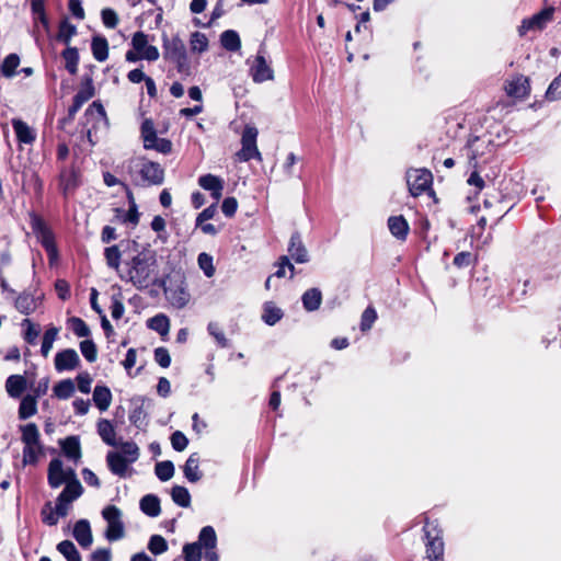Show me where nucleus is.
I'll list each match as a JSON object with an SVG mask.
<instances>
[{"label":"nucleus","instance_id":"obj_35","mask_svg":"<svg viewBox=\"0 0 561 561\" xmlns=\"http://www.w3.org/2000/svg\"><path fill=\"white\" fill-rule=\"evenodd\" d=\"M172 501L180 507H188L191 505V494L185 486L174 485L171 489Z\"/></svg>","mask_w":561,"mask_h":561},{"label":"nucleus","instance_id":"obj_1","mask_svg":"<svg viewBox=\"0 0 561 561\" xmlns=\"http://www.w3.org/2000/svg\"><path fill=\"white\" fill-rule=\"evenodd\" d=\"M167 300L176 309H182L191 300L184 274L174 272L160 282Z\"/></svg>","mask_w":561,"mask_h":561},{"label":"nucleus","instance_id":"obj_52","mask_svg":"<svg viewBox=\"0 0 561 561\" xmlns=\"http://www.w3.org/2000/svg\"><path fill=\"white\" fill-rule=\"evenodd\" d=\"M134 265L125 264L123 268L119 271L121 276L128 282H131L134 285H137L140 282V271L137 267V260H133Z\"/></svg>","mask_w":561,"mask_h":561},{"label":"nucleus","instance_id":"obj_5","mask_svg":"<svg viewBox=\"0 0 561 561\" xmlns=\"http://www.w3.org/2000/svg\"><path fill=\"white\" fill-rule=\"evenodd\" d=\"M424 538L426 547V558L430 561H444V541L442 530L436 527L424 526Z\"/></svg>","mask_w":561,"mask_h":561},{"label":"nucleus","instance_id":"obj_23","mask_svg":"<svg viewBox=\"0 0 561 561\" xmlns=\"http://www.w3.org/2000/svg\"><path fill=\"white\" fill-rule=\"evenodd\" d=\"M110 470L119 477H125L128 470V462L121 453L110 451L106 456Z\"/></svg>","mask_w":561,"mask_h":561},{"label":"nucleus","instance_id":"obj_6","mask_svg":"<svg viewBox=\"0 0 561 561\" xmlns=\"http://www.w3.org/2000/svg\"><path fill=\"white\" fill-rule=\"evenodd\" d=\"M82 485L77 478L68 481L57 499V515L66 516L69 511V505L82 494Z\"/></svg>","mask_w":561,"mask_h":561},{"label":"nucleus","instance_id":"obj_40","mask_svg":"<svg viewBox=\"0 0 561 561\" xmlns=\"http://www.w3.org/2000/svg\"><path fill=\"white\" fill-rule=\"evenodd\" d=\"M157 478L162 481H169L174 476V465L171 460L159 461L154 466Z\"/></svg>","mask_w":561,"mask_h":561},{"label":"nucleus","instance_id":"obj_48","mask_svg":"<svg viewBox=\"0 0 561 561\" xmlns=\"http://www.w3.org/2000/svg\"><path fill=\"white\" fill-rule=\"evenodd\" d=\"M62 57L65 59L66 69L71 73L75 75L78 70V61H79V55L78 50L72 47H68L64 50Z\"/></svg>","mask_w":561,"mask_h":561},{"label":"nucleus","instance_id":"obj_2","mask_svg":"<svg viewBox=\"0 0 561 561\" xmlns=\"http://www.w3.org/2000/svg\"><path fill=\"white\" fill-rule=\"evenodd\" d=\"M407 185L410 194L413 197L421 196L427 193L431 196L435 195L433 190V174L428 169H409L405 173Z\"/></svg>","mask_w":561,"mask_h":561},{"label":"nucleus","instance_id":"obj_64","mask_svg":"<svg viewBox=\"0 0 561 561\" xmlns=\"http://www.w3.org/2000/svg\"><path fill=\"white\" fill-rule=\"evenodd\" d=\"M237 209H238V201L236 197L229 196L222 201L221 211L226 217L232 218L236 215Z\"/></svg>","mask_w":561,"mask_h":561},{"label":"nucleus","instance_id":"obj_26","mask_svg":"<svg viewBox=\"0 0 561 561\" xmlns=\"http://www.w3.org/2000/svg\"><path fill=\"white\" fill-rule=\"evenodd\" d=\"M27 381L22 375H11L5 381V390L11 398H19L26 389Z\"/></svg>","mask_w":561,"mask_h":561},{"label":"nucleus","instance_id":"obj_44","mask_svg":"<svg viewBox=\"0 0 561 561\" xmlns=\"http://www.w3.org/2000/svg\"><path fill=\"white\" fill-rule=\"evenodd\" d=\"M190 46L193 53L202 54L208 48V38L201 32H194L190 38Z\"/></svg>","mask_w":561,"mask_h":561},{"label":"nucleus","instance_id":"obj_21","mask_svg":"<svg viewBox=\"0 0 561 561\" xmlns=\"http://www.w3.org/2000/svg\"><path fill=\"white\" fill-rule=\"evenodd\" d=\"M186 53L184 42L179 37H172L164 42V58L173 62L179 58H183Z\"/></svg>","mask_w":561,"mask_h":561},{"label":"nucleus","instance_id":"obj_18","mask_svg":"<svg viewBox=\"0 0 561 561\" xmlns=\"http://www.w3.org/2000/svg\"><path fill=\"white\" fill-rule=\"evenodd\" d=\"M142 180L152 185H160L164 180V170L159 163L142 160Z\"/></svg>","mask_w":561,"mask_h":561},{"label":"nucleus","instance_id":"obj_54","mask_svg":"<svg viewBox=\"0 0 561 561\" xmlns=\"http://www.w3.org/2000/svg\"><path fill=\"white\" fill-rule=\"evenodd\" d=\"M12 125L18 140H33L35 138L33 130L24 122L14 119Z\"/></svg>","mask_w":561,"mask_h":561},{"label":"nucleus","instance_id":"obj_46","mask_svg":"<svg viewBox=\"0 0 561 561\" xmlns=\"http://www.w3.org/2000/svg\"><path fill=\"white\" fill-rule=\"evenodd\" d=\"M202 549L196 541L185 543L182 549L184 561H201L203 557Z\"/></svg>","mask_w":561,"mask_h":561},{"label":"nucleus","instance_id":"obj_4","mask_svg":"<svg viewBox=\"0 0 561 561\" xmlns=\"http://www.w3.org/2000/svg\"><path fill=\"white\" fill-rule=\"evenodd\" d=\"M107 527L105 537L110 541H116L124 537V525L122 522V512L115 505H107L102 511Z\"/></svg>","mask_w":561,"mask_h":561},{"label":"nucleus","instance_id":"obj_37","mask_svg":"<svg viewBox=\"0 0 561 561\" xmlns=\"http://www.w3.org/2000/svg\"><path fill=\"white\" fill-rule=\"evenodd\" d=\"M20 66V57L16 54L8 55L0 65V72L5 78H12Z\"/></svg>","mask_w":561,"mask_h":561},{"label":"nucleus","instance_id":"obj_57","mask_svg":"<svg viewBox=\"0 0 561 561\" xmlns=\"http://www.w3.org/2000/svg\"><path fill=\"white\" fill-rule=\"evenodd\" d=\"M377 320V312L374 307L368 306L360 317V330L363 332L371 329L374 322Z\"/></svg>","mask_w":561,"mask_h":561},{"label":"nucleus","instance_id":"obj_50","mask_svg":"<svg viewBox=\"0 0 561 561\" xmlns=\"http://www.w3.org/2000/svg\"><path fill=\"white\" fill-rule=\"evenodd\" d=\"M545 99L549 102L561 100V72L549 84Z\"/></svg>","mask_w":561,"mask_h":561},{"label":"nucleus","instance_id":"obj_29","mask_svg":"<svg viewBox=\"0 0 561 561\" xmlns=\"http://www.w3.org/2000/svg\"><path fill=\"white\" fill-rule=\"evenodd\" d=\"M98 433L102 440L110 446H117L116 434L113 424L108 420H100Z\"/></svg>","mask_w":561,"mask_h":561},{"label":"nucleus","instance_id":"obj_51","mask_svg":"<svg viewBox=\"0 0 561 561\" xmlns=\"http://www.w3.org/2000/svg\"><path fill=\"white\" fill-rule=\"evenodd\" d=\"M148 549L152 554L159 556L168 550V542L161 535H152L148 542Z\"/></svg>","mask_w":561,"mask_h":561},{"label":"nucleus","instance_id":"obj_34","mask_svg":"<svg viewBox=\"0 0 561 561\" xmlns=\"http://www.w3.org/2000/svg\"><path fill=\"white\" fill-rule=\"evenodd\" d=\"M222 47L229 51H237L241 47L239 34L233 30H227L220 35Z\"/></svg>","mask_w":561,"mask_h":561},{"label":"nucleus","instance_id":"obj_15","mask_svg":"<svg viewBox=\"0 0 561 561\" xmlns=\"http://www.w3.org/2000/svg\"><path fill=\"white\" fill-rule=\"evenodd\" d=\"M250 71L253 81L257 83L272 80L274 78L273 69L268 66L262 55L256 56Z\"/></svg>","mask_w":561,"mask_h":561},{"label":"nucleus","instance_id":"obj_19","mask_svg":"<svg viewBox=\"0 0 561 561\" xmlns=\"http://www.w3.org/2000/svg\"><path fill=\"white\" fill-rule=\"evenodd\" d=\"M388 228L396 239L400 241L407 240L410 231V226L402 215L390 216L388 218Z\"/></svg>","mask_w":561,"mask_h":561},{"label":"nucleus","instance_id":"obj_60","mask_svg":"<svg viewBox=\"0 0 561 561\" xmlns=\"http://www.w3.org/2000/svg\"><path fill=\"white\" fill-rule=\"evenodd\" d=\"M154 362L162 368H168L171 365V355L167 347L159 346L153 352Z\"/></svg>","mask_w":561,"mask_h":561},{"label":"nucleus","instance_id":"obj_61","mask_svg":"<svg viewBox=\"0 0 561 561\" xmlns=\"http://www.w3.org/2000/svg\"><path fill=\"white\" fill-rule=\"evenodd\" d=\"M170 440L172 448L176 451H183L188 445L187 437L181 431L173 432L171 434Z\"/></svg>","mask_w":561,"mask_h":561},{"label":"nucleus","instance_id":"obj_22","mask_svg":"<svg viewBox=\"0 0 561 561\" xmlns=\"http://www.w3.org/2000/svg\"><path fill=\"white\" fill-rule=\"evenodd\" d=\"M79 173L75 168L62 170L60 173V188L65 195L72 193L79 185Z\"/></svg>","mask_w":561,"mask_h":561},{"label":"nucleus","instance_id":"obj_12","mask_svg":"<svg viewBox=\"0 0 561 561\" xmlns=\"http://www.w3.org/2000/svg\"><path fill=\"white\" fill-rule=\"evenodd\" d=\"M198 185L203 190L208 191L215 202H218L222 196L225 181L218 175L207 173L198 178Z\"/></svg>","mask_w":561,"mask_h":561},{"label":"nucleus","instance_id":"obj_43","mask_svg":"<svg viewBox=\"0 0 561 561\" xmlns=\"http://www.w3.org/2000/svg\"><path fill=\"white\" fill-rule=\"evenodd\" d=\"M57 550L67 559V561H81V557L73 545L69 540H64L57 545Z\"/></svg>","mask_w":561,"mask_h":561},{"label":"nucleus","instance_id":"obj_13","mask_svg":"<svg viewBox=\"0 0 561 561\" xmlns=\"http://www.w3.org/2000/svg\"><path fill=\"white\" fill-rule=\"evenodd\" d=\"M80 364L78 353L72 348L58 352L55 356V369L57 371L73 370Z\"/></svg>","mask_w":561,"mask_h":561},{"label":"nucleus","instance_id":"obj_62","mask_svg":"<svg viewBox=\"0 0 561 561\" xmlns=\"http://www.w3.org/2000/svg\"><path fill=\"white\" fill-rule=\"evenodd\" d=\"M71 330L79 337H85L90 335V329L85 322L77 317L70 319Z\"/></svg>","mask_w":561,"mask_h":561},{"label":"nucleus","instance_id":"obj_41","mask_svg":"<svg viewBox=\"0 0 561 561\" xmlns=\"http://www.w3.org/2000/svg\"><path fill=\"white\" fill-rule=\"evenodd\" d=\"M92 96L93 89L91 87H88L79 91L73 98V104L69 108V115L73 116L81 108V106Z\"/></svg>","mask_w":561,"mask_h":561},{"label":"nucleus","instance_id":"obj_49","mask_svg":"<svg viewBox=\"0 0 561 561\" xmlns=\"http://www.w3.org/2000/svg\"><path fill=\"white\" fill-rule=\"evenodd\" d=\"M58 333H59V330L55 327H51L48 330H46V332L43 336L42 348H41V352L44 357H47L49 355V353L53 348V344H54L55 340L57 339Z\"/></svg>","mask_w":561,"mask_h":561},{"label":"nucleus","instance_id":"obj_14","mask_svg":"<svg viewBox=\"0 0 561 561\" xmlns=\"http://www.w3.org/2000/svg\"><path fill=\"white\" fill-rule=\"evenodd\" d=\"M507 95L515 99H525L530 93V82L527 77L516 76L505 85Z\"/></svg>","mask_w":561,"mask_h":561},{"label":"nucleus","instance_id":"obj_55","mask_svg":"<svg viewBox=\"0 0 561 561\" xmlns=\"http://www.w3.org/2000/svg\"><path fill=\"white\" fill-rule=\"evenodd\" d=\"M150 227L154 232L158 233V238L162 242H165L168 240L169 234L167 231V221L162 216H160V215L154 216L150 224Z\"/></svg>","mask_w":561,"mask_h":561},{"label":"nucleus","instance_id":"obj_27","mask_svg":"<svg viewBox=\"0 0 561 561\" xmlns=\"http://www.w3.org/2000/svg\"><path fill=\"white\" fill-rule=\"evenodd\" d=\"M147 327L159 333L162 340H164L170 331V319L164 313H158L147 320Z\"/></svg>","mask_w":561,"mask_h":561},{"label":"nucleus","instance_id":"obj_3","mask_svg":"<svg viewBox=\"0 0 561 561\" xmlns=\"http://www.w3.org/2000/svg\"><path fill=\"white\" fill-rule=\"evenodd\" d=\"M31 228L34 234L36 236L37 240L47 251L50 261L56 260L58 252L55 244V238L50 229L44 222V220L36 215H31Z\"/></svg>","mask_w":561,"mask_h":561},{"label":"nucleus","instance_id":"obj_63","mask_svg":"<svg viewBox=\"0 0 561 561\" xmlns=\"http://www.w3.org/2000/svg\"><path fill=\"white\" fill-rule=\"evenodd\" d=\"M41 453L39 443L37 444H24L23 449V461L24 462H35Z\"/></svg>","mask_w":561,"mask_h":561},{"label":"nucleus","instance_id":"obj_53","mask_svg":"<svg viewBox=\"0 0 561 561\" xmlns=\"http://www.w3.org/2000/svg\"><path fill=\"white\" fill-rule=\"evenodd\" d=\"M197 263L199 268L204 272L207 277L215 275L216 268L213 263V256L206 252H202L197 256Z\"/></svg>","mask_w":561,"mask_h":561},{"label":"nucleus","instance_id":"obj_32","mask_svg":"<svg viewBox=\"0 0 561 561\" xmlns=\"http://www.w3.org/2000/svg\"><path fill=\"white\" fill-rule=\"evenodd\" d=\"M37 412V400L36 397L27 394L25 396L19 408V417L21 420H26L33 415H35Z\"/></svg>","mask_w":561,"mask_h":561},{"label":"nucleus","instance_id":"obj_47","mask_svg":"<svg viewBox=\"0 0 561 561\" xmlns=\"http://www.w3.org/2000/svg\"><path fill=\"white\" fill-rule=\"evenodd\" d=\"M118 450L114 453H121L123 457L130 463L135 462L138 458V446L135 443H122L117 444Z\"/></svg>","mask_w":561,"mask_h":561},{"label":"nucleus","instance_id":"obj_7","mask_svg":"<svg viewBox=\"0 0 561 561\" xmlns=\"http://www.w3.org/2000/svg\"><path fill=\"white\" fill-rule=\"evenodd\" d=\"M477 142H467L466 149L468 150V157L473 162L474 170L470 173L467 183L470 186H474V194L478 195L485 186L483 178L480 175L478 168L480 164V158L485 153L483 150L480 151L479 147H476Z\"/></svg>","mask_w":561,"mask_h":561},{"label":"nucleus","instance_id":"obj_25","mask_svg":"<svg viewBox=\"0 0 561 561\" xmlns=\"http://www.w3.org/2000/svg\"><path fill=\"white\" fill-rule=\"evenodd\" d=\"M301 301L305 310L309 312L316 311L322 304V293L316 287L307 289L301 296Z\"/></svg>","mask_w":561,"mask_h":561},{"label":"nucleus","instance_id":"obj_17","mask_svg":"<svg viewBox=\"0 0 561 561\" xmlns=\"http://www.w3.org/2000/svg\"><path fill=\"white\" fill-rule=\"evenodd\" d=\"M201 456L198 453H192L183 465V473L185 479L191 483L198 482L203 472L199 469Z\"/></svg>","mask_w":561,"mask_h":561},{"label":"nucleus","instance_id":"obj_33","mask_svg":"<svg viewBox=\"0 0 561 561\" xmlns=\"http://www.w3.org/2000/svg\"><path fill=\"white\" fill-rule=\"evenodd\" d=\"M202 548L213 549L217 547V535L213 526H205L201 529L196 541Z\"/></svg>","mask_w":561,"mask_h":561},{"label":"nucleus","instance_id":"obj_36","mask_svg":"<svg viewBox=\"0 0 561 561\" xmlns=\"http://www.w3.org/2000/svg\"><path fill=\"white\" fill-rule=\"evenodd\" d=\"M61 448L64 454L70 459L78 460L81 457L80 443L75 436L67 437L62 442Z\"/></svg>","mask_w":561,"mask_h":561},{"label":"nucleus","instance_id":"obj_38","mask_svg":"<svg viewBox=\"0 0 561 561\" xmlns=\"http://www.w3.org/2000/svg\"><path fill=\"white\" fill-rule=\"evenodd\" d=\"M91 48H92L93 57L98 61L106 60V58L108 56V44L104 37H99V36L93 37Z\"/></svg>","mask_w":561,"mask_h":561},{"label":"nucleus","instance_id":"obj_56","mask_svg":"<svg viewBox=\"0 0 561 561\" xmlns=\"http://www.w3.org/2000/svg\"><path fill=\"white\" fill-rule=\"evenodd\" d=\"M22 442L24 444H37L39 438V433L35 424H26L22 426Z\"/></svg>","mask_w":561,"mask_h":561},{"label":"nucleus","instance_id":"obj_39","mask_svg":"<svg viewBox=\"0 0 561 561\" xmlns=\"http://www.w3.org/2000/svg\"><path fill=\"white\" fill-rule=\"evenodd\" d=\"M54 396L58 399H69L75 393V383L71 379H65L54 386Z\"/></svg>","mask_w":561,"mask_h":561},{"label":"nucleus","instance_id":"obj_8","mask_svg":"<svg viewBox=\"0 0 561 561\" xmlns=\"http://www.w3.org/2000/svg\"><path fill=\"white\" fill-rule=\"evenodd\" d=\"M76 479V473L72 469H65L60 459H53L48 466V483L51 488H59L62 483Z\"/></svg>","mask_w":561,"mask_h":561},{"label":"nucleus","instance_id":"obj_11","mask_svg":"<svg viewBox=\"0 0 561 561\" xmlns=\"http://www.w3.org/2000/svg\"><path fill=\"white\" fill-rule=\"evenodd\" d=\"M561 265V248L554 245L549 249L547 259L542 262L543 271H548L543 274V279H553L559 277V267Z\"/></svg>","mask_w":561,"mask_h":561},{"label":"nucleus","instance_id":"obj_16","mask_svg":"<svg viewBox=\"0 0 561 561\" xmlns=\"http://www.w3.org/2000/svg\"><path fill=\"white\" fill-rule=\"evenodd\" d=\"M288 253L296 263H307L309 261L308 251L301 240L298 231H295L289 240Z\"/></svg>","mask_w":561,"mask_h":561},{"label":"nucleus","instance_id":"obj_24","mask_svg":"<svg viewBox=\"0 0 561 561\" xmlns=\"http://www.w3.org/2000/svg\"><path fill=\"white\" fill-rule=\"evenodd\" d=\"M257 142H242V148L233 156L234 162H248L251 159L262 161V154L257 149Z\"/></svg>","mask_w":561,"mask_h":561},{"label":"nucleus","instance_id":"obj_28","mask_svg":"<svg viewBox=\"0 0 561 561\" xmlns=\"http://www.w3.org/2000/svg\"><path fill=\"white\" fill-rule=\"evenodd\" d=\"M93 401L100 411H106L112 402L111 390L105 386H96L93 390Z\"/></svg>","mask_w":561,"mask_h":561},{"label":"nucleus","instance_id":"obj_30","mask_svg":"<svg viewBox=\"0 0 561 561\" xmlns=\"http://www.w3.org/2000/svg\"><path fill=\"white\" fill-rule=\"evenodd\" d=\"M284 313L280 308L276 307L274 302L266 301L263 305V313L262 320L267 325H275L282 318Z\"/></svg>","mask_w":561,"mask_h":561},{"label":"nucleus","instance_id":"obj_10","mask_svg":"<svg viewBox=\"0 0 561 561\" xmlns=\"http://www.w3.org/2000/svg\"><path fill=\"white\" fill-rule=\"evenodd\" d=\"M42 301V293L23 291L15 298L14 306L20 313L28 316L39 308Z\"/></svg>","mask_w":561,"mask_h":561},{"label":"nucleus","instance_id":"obj_31","mask_svg":"<svg viewBox=\"0 0 561 561\" xmlns=\"http://www.w3.org/2000/svg\"><path fill=\"white\" fill-rule=\"evenodd\" d=\"M142 513L149 517H157L160 515V499L156 494H147L142 496Z\"/></svg>","mask_w":561,"mask_h":561},{"label":"nucleus","instance_id":"obj_20","mask_svg":"<svg viewBox=\"0 0 561 561\" xmlns=\"http://www.w3.org/2000/svg\"><path fill=\"white\" fill-rule=\"evenodd\" d=\"M72 534L81 547L89 548L92 545V531L90 523L87 519L78 520L73 527Z\"/></svg>","mask_w":561,"mask_h":561},{"label":"nucleus","instance_id":"obj_42","mask_svg":"<svg viewBox=\"0 0 561 561\" xmlns=\"http://www.w3.org/2000/svg\"><path fill=\"white\" fill-rule=\"evenodd\" d=\"M478 256L469 251H462L455 255L453 265L457 268H466L471 265H476Z\"/></svg>","mask_w":561,"mask_h":561},{"label":"nucleus","instance_id":"obj_9","mask_svg":"<svg viewBox=\"0 0 561 561\" xmlns=\"http://www.w3.org/2000/svg\"><path fill=\"white\" fill-rule=\"evenodd\" d=\"M554 14V8L549 7L540 12L534 14L529 19H525L519 27L520 35L526 34L529 31H541L546 25L552 21Z\"/></svg>","mask_w":561,"mask_h":561},{"label":"nucleus","instance_id":"obj_58","mask_svg":"<svg viewBox=\"0 0 561 561\" xmlns=\"http://www.w3.org/2000/svg\"><path fill=\"white\" fill-rule=\"evenodd\" d=\"M80 351L88 362L93 363L96 360L98 351H96V346L92 340L82 341L80 343Z\"/></svg>","mask_w":561,"mask_h":561},{"label":"nucleus","instance_id":"obj_45","mask_svg":"<svg viewBox=\"0 0 561 561\" xmlns=\"http://www.w3.org/2000/svg\"><path fill=\"white\" fill-rule=\"evenodd\" d=\"M87 116L89 119H93L96 123H103L107 125L106 113L103 105L100 102L94 101L87 110Z\"/></svg>","mask_w":561,"mask_h":561},{"label":"nucleus","instance_id":"obj_59","mask_svg":"<svg viewBox=\"0 0 561 561\" xmlns=\"http://www.w3.org/2000/svg\"><path fill=\"white\" fill-rule=\"evenodd\" d=\"M77 28L68 21H62L59 25L58 38L65 44H69L71 37L76 34Z\"/></svg>","mask_w":561,"mask_h":561}]
</instances>
